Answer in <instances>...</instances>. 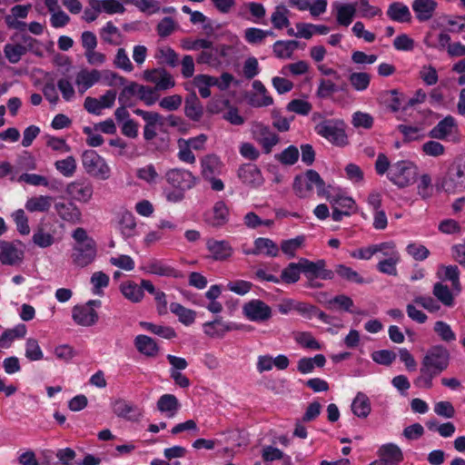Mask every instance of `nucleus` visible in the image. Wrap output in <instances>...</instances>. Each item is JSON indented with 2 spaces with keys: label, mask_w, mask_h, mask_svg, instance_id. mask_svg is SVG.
Returning <instances> with one entry per match:
<instances>
[{
  "label": "nucleus",
  "mask_w": 465,
  "mask_h": 465,
  "mask_svg": "<svg viewBox=\"0 0 465 465\" xmlns=\"http://www.w3.org/2000/svg\"><path fill=\"white\" fill-rule=\"evenodd\" d=\"M373 123V117L370 114L358 111L352 115V124L356 128L362 127L364 129H371Z\"/></svg>",
  "instance_id": "63"
},
{
  "label": "nucleus",
  "mask_w": 465,
  "mask_h": 465,
  "mask_svg": "<svg viewBox=\"0 0 465 465\" xmlns=\"http://www.w3.org/2000/svg\"><path fill=\"white\" fill-rule=\"evenodd\" d=\"M243 314L252 322H265L272 317V309L261 300H252L242 307Z\"/></svg>",
  "instance_id": "10"
},
{
  "label": "nucleus",
  "mask_w": 465,
  "mask_h": 465,
  "mask_svg": "<svg viewBox=\"0 0 465 465\" xmlns=\"http://www.w3.org/2000/svg\"><path fill=\"white\" fill-rule=\"evenodd\" d=\"M113 412L119 418L137 421L143 415L142 410L124 399H116L112 402Z\"/></svg>",
  "instance_id": "12"
},
{
  "label": "nucleus",
  "mask_w": 465,
  "mask_h": 465,
  "mask_svg": "<svg viewBox=\"0 0 465 465\" xmlns=\"http://www.w3.org/2000/svg\"><path fill=\"white\" fill-rule=\"evenodd\" d=\"M313 186L316 187L318 195L325 196L328 194L325 182L315 170H307L303 175H297L294 178L293 190L296 195L301 198L309 196Z\"/></svg>",
  "instance_id": "2"
},
{
  "label": "nucleus",
  "mask_w": 465,
  "mask_h": 465,
  "mask_svg": "<svg viewBox=\"0 0 465 465\" xmlns=\"http://www.w3.org/2000/svg\"><path fill=\"white\" fill-rule=\"evenodd\" d=\"M54 208L63 220L74 224L81 222V212L74 203L71 202L56 203Z\"/></svg>",
  "instance_id": "20"
},
{
  "label": "nucleus",
  "mask_w": 465,
  "mask_h": 465,
  "mask_svg": "<svg viewBox=\"0 0 465 465\" xmlns=\"http://www.w3.org/2000/svg\"><path fill=\"white\" fill-rule=\"evenodd\" d=\"M75 241L73 247L72 259L74 264L84 267L93 262L96 256V243L85 229L76 228L72 234Z\"/></svg>",
  "instance_id": "1"
},
{
  "label": "nucleus",
  "mask_w": 465,
  "mask_h": 465,
  "mask_svg": "<svg viewBox=\"0 0 465 465\" xmlns=\"http://www.w3.org/2000/svg\"><path fill=\"white\" fill-rule=\"evenodd\" d=\"M238 177L243 183L253 188L263 183V177L260 169L252 163L241 165L238 169Z\"/></svg>",
  "instance_id": "14"
},
{
  "label": "nucleus",
  "mask_w": 465,
  "mask_h": 465,
  "mask_svg": "<svg viewBox=\"0 0 465 465\" xmlns=\"http://www.w3.org/2000/svg\"><path fill=\"white\" fill-rule=\"evenodd\" d=\"M289 10L284 5L276 6L274 12L272 14L271 22L276 29H282L290 25L288 19Z\"/></svg>",
  "instance_id": "49"
},
{
  "label": "nucleus",
  "mask_w": 465,
  "mask_h": 465,
  "mask_svg": "<svg viewBox=\"0 0 465 465\" xmlns=\"http://www.w3.org/2000/svg\"><path fill=\"white\" fill-rule=\"evenodd\" d=\"M144 79L147 82L154 84V89L157 91H165L173 88L175 85V82L171 75L163 68H155L152 70H146L143 73Z\"/></svg>",
  "instance_id": "11"
},
{
  "label": "nucleus",
  "mask_w": 465,
  "mask_h": 465,
  "mask_svg": "<svg viewBox=\"0 0 465 465\" xmlns=\"http://www.w3.org/2000/svg\"><path fill=\"white\" fill-rule=\"evenodd\" d=\"M256 139L262 146L265 153H270L274 145L279 143V136L268 126L260 125L256 131Z\"/></svg>",
  "instance_id": "23"
},
{
  "label": "nucleus",
  "mask_w": 465,
  "mask_h": 465,
  "mask_svg": "<svg viewBox=\"0 0 465 465\" xmlns=\"http://www.w3.org/2000/svg\"><path fill=\"white\" fill-rule=\"evenodd\" d=\"M56 170L65 177H71L76 171V161L74 156H67L65 159L54 163Z\"/></svg>",
  "instance_id": "52"
},
{
  "label": "nucleus",
  "mask_w": 465,
  "mask_h": 465,
  "mask_svg": "<svg viewBox=\"0 0 465 465\" xmlns=\"http://www.w3.org/2000/svg\"><path fill=\"white\" fill-rule=\"evenodd\" d=\"M4 52L10 63L16 64L21 60L22 56L26 54L27 48L21 44H7L4 48Z\"/></svg>",
  "instance_id": "51"
},
{
  "label": "nucleus",
  "mask_w": 465,
  "mask_h": 465,
  "mask_svg": "<svg viewBox=\"0 0 465 465\" xmlns=\"http://www.w3.org/2000/svg\"><path fill=\"white\" fill-rule=\"evenodd\" d=\"M203 332L211 338H221L227 331L236 329L234 324L225 323L221 318H217L213 322H205L203 325Z\"/></svg>",
  "instance_id": "25"
},
{
  "label": "nucleus",
  "mask_w": 465,
  "mask_h": 465,
  "mask_svg": "<svg viewBox=\"0 0 465 465\" xmlns=\"http://www.w3.org/2000/svg\"><path fill=\"white\" fill-rule=\"evenodd\" d=\"M145 271L148 273L157 274L160 276L178 277L176 271L160 261H152L146 267Z\"/></svg>",
  "instance_id": "44"
},
{
  "label": "nucleus",
  "mask_w": 465,
  "mask_h": 465,
  "mask_svg": "<svg viewBox=\"0 0 465 465\" xmlns=\"http://www.w3.org/2000/svg\"><path fill=\"white\" fill-rule=\"evenodd\" d=\"M24 260V251L15 247L13 242H0V262L5 265H19Z\"/></svg>",
  "instance_id": "13"
},
{
  "label": "nucleus",
  "mask_w": 465,
  "mask_h": 465,
  "mask_svg": "<svg viewBox=\"0 0 465 465\" xmlns=\"http://www.w3.org/2000/svg\"><path fill=\"white\" fill-rule=\"evenodd\" d=\"M315 132L334 145L344 146L348 143L343 120L325 119L316 124Z\"/></svg>",
  "instance_id": "3"
},
{
  "label": "nucleus",
  "mask_w": 465,
  "mask_h": 465,
  "mask_svg": "<svg viewBox=\"0 0 465 465\" xmlns=\"http://www.w3.org/2000/svg\"><path fill=\"white\" fill-rule=\"evenodd\" d=\"M170 311L178 316L179 321L185 324L190 325L192 324L196 316V312L193 310L187 309L177 302H172L170 304Z\"/></svg>",
  "instance_id": "43"
},
{
  "label": "nucleus",
  "mask_w": 465,
  "mask_h": 465,
  "mask_svg": "<svg viewBox=\"0 0 465 465\" xmlns=\"http://www.w3.org/2000/svg\"><path fill=\"white\" fill-rule=\"evenodd\" d=\"M275 159L284 165L294 164L299 158V150L294 145H290L281 153L275 154Z\"/></svg>",
  "instance_id": "54"
},
{
  "label": "nucleus",
  "mask_w": 465,
  "mask_h": 465,
  "mask_svg": "<svg viewBox=\"0 0 465 465\" xmlns=\"http://www.w3.org/2000/svg\"><path fill=\"white\" fill-rule=\"evenodd\" d=\"M449 361V351L443 346H434L424 356L421 366L438 376L447 369Z\"/></svg>",
  "instance_id": "6"
},
{
  "label": "nucleus",
  "mask_w": 465,
  "mask_h": 465,
  "mask_svg": "<svg viewBox=\"0 0 465 465\" xmlns=\"http://www.w3.org/2000/svg\"><path fill=\"white\" fill-rule=\"evenodd\" d=\"M400 261L401 255L391 258H384L377 263V269L381 273L396 276L398 273L397 264L400 262Z\"/></svg>",
  "instance_id": "53"
},
{
  "label": "nucleus",
  "mask_w": 465,
  "mask_h": 465,
  "mask_svg": "<svg viewBox=\"0 0 465 465\" xmlns=\"http://www.w3.org/2000/svg\"><path fill=\"white\" fill-rule=\"evenodd\" d=\"M82 163L85 172L94 178L107 180L110 177L109 165L94 150H85L83 153Z\"/></svg>",
  "instance_id": "5"
},
{
  "label": "nucleus",
  "mask_w": 465,
  "mask_h": 465,
  "mask_svg": "<svg viewBox=\"0 0 465 465\" xmlns=\"http://www.w3.org/2000/svg\"><path fill=\"white\" fill-rule=\"evenodd\" d=\"M156 59L160 64H167L171 67H175L179 64L177 53L169 46H163L157 49Z\"/></svg>",
  "instance_id": "42"
},
{
  "label": "nucleus",
  "mask_w": 465,
  "mask_h": 465,
  "mask_svg": "<svg viewBox=\"0 0 465 465\" xmlns=\"http://www.w3.org/2000/svg\"><path fill=\"white\" fill-rule=\"evenodd\" d=\"M134 345L137 351L148 357H154L159 351V348L155 341L146 335H138L134 339Z\"/></svg>",
  "instance_id": "30"
},
{
  "label": "nucleus",
  "mask_w": 465,
  "mask_h": 465,
  "mask_svg": "<svg viewBox=\"0 0 465 465\" xmlns=\"http://www.w3.org/2000/svg\"><path fill=\"white\" fill-rule=\"evenodd\" d=\"M388 17L398 23H410L411 14L409 7L401 2L391 3L386 12Z\"/></svg>",
  "instance_id": "28"
},
{
  "label": "nucleus",
  "mask_w": 465,
  "mask_h": 465,
  "mask_svg": "<svg viewBox=\"0 0 465 465\" xmlns=\"http://www.w3.org/2000/svg\"><path fill=\"white\" fill-rule=\"evenodd\" d=\"M417 190L418 194L422 199H428L432 195L433 187L431 184V177L429 174L424 173L420 176Z\"/></svg>",
  "instance_id": "64"
},
{
  "label": "nucleus",
  "mask_w": 465,
  "mask_h": 465,
  "mask_svg": "<svg viewBox=\"0 0 465 465\" xmlns=\"http://www.w3.org/2000/svg\"><path fill=\"white\" fill-rule=\"evenodd\" d=\"M223 164L215 154H207L201 159V174L203 179L221 174Z\"/></svg>",
  "instance_id": "16"
},
{
  "label": "nucleus",
  "mask_w": 465,
  "mask_h": 465,
  "mask_svg": "<svg viewBox=\"0 0 465 465\" xmlns=\"http://www.w3.org/2000/svg\"><path fill=\"white\" fill-rule=\"evenodd\" d=\"M180 408L177 398L173 394H163L157 401V409L159 411L166 413L169 418L173 417Z\"/></svg>",
  "instance_id": "31"
},
{
  "label": "nucleus",
  "mask_w": 465,
  "mask_h": 465,
  "mask_svg": "<svg viewBox=\"0 0 465 465\" xmlns=\"http://www.w3.org/2000/svg\"><path fill=\"white\" fill-rule=\"evenodd\" d=\"M93 185L88 182H73L67 186V193L75 200L88 203L93 196Z\"/></svg>",
  "instance_id": "18"
},
{
  "label": "nucleus",
  "mask_w": 465,
  "mask_h": 465,
  "mask_svg": "<svg viewBox=\"0 0 465 465\" xmlns=\"http://www.w3.org/2000/svg\"><path fill=\"white\" fill-rule=\"evenodd\" d=\"M304 241L305 237L303 235H299L292 239L284 240L281 243V249L282 252L288 256L294 257L296 251L302 246Z\"/></svg>",
  "instance_id": "56"
},
{
  "label": "nucleus",
  "mask_w": 465,
  "mask_h": 465,
  "mask_svg": "<svg viewBox=\"0 0 465 465\" xmlns=\"http://www.w3.org/2000/svg\"><path fill=\"white\" fill-rule=\"evenodd\" d=\"M140 325L143 327L146 331L164 339L170 340L176 337L175 331L169 326L156 325L147 322H141Z\"/></svg>",
  "instance_id": "45"
},
{
  "label": "nucleus",
  "mask_w": 465,
  "mask_h": 465,
  "mask_svg": "<svg viewBox=\"0 0 465 465\" xmlns=\"http://www.w3.org/2000/svg\"><path fill=\"white\" fill-rule=\"evenodd\" d=\"M246 254L258 255L263 253L270 257H276L279 254L277 244L269 238H257L254 241V248L245 252Z\"/></svg>",
  "instance_id": "22"
},
{
  "label": "nucleus",
  "mask_w": 465,
  "mask_h": 465,
  "mask_svg": "<svg viewBox=\"0 0 465 465\" xmlns=\"http://www.w3.org/2000/svg\"><path fill=\"white\" fill-rule=\"evenodd\" d=\"M102 78L100 71L96 69H82L75 75V84L78 93L84 94L89 88L98 83Z\"/></svg>",
  "instance_id": "15"
},
{
  "label": "nucleus",
  "mask_w": 465,
  "mask_h": 465,
  "mask_svg": "<svg viewBox=\"0 0 465 465\" xmlns=\"http://www.w3.org/2000/svg\"><path fill=\"white\" fill-rule=\"evenodd\" d=\"M432 293L437 301L440 302L444 306L452 307L454 305L453 294L447 285L436 282L433 286Z\"/></svg>",
  "instance_id": "38"
},
{
  "label": "nucleus",
  "mask_w": 465,
  "mask_h": 465,
  "mask_svg": "<svg viewBox=\"0 0 465 465\" xmlns=\"http://www.w3.org/2000/svg\"><path fill=\"white\" fill-rule=\"evenodd\" d=\"M74 321L82 326H92L98 321V314L90 306H75L73 309Z\"/></svg>",
  "instance_id": "19"
},
{
  "label": "nucleus",
  "mask_w": 465,
  "mask_h": 465,
  "mask_svg": "<svg viewBox=\"0 0 465 465\" xmlns=\"http://www.w3.org/2000/svg\"><path fill=\"white\" fill-rule=\"evenodd\" d=\"M335 272L342 279L355 282L358 284H363L369 282L361 277L356 271L352 270L351 267H347L343 264H339L335 268Z\"/></svg>",
  "instance_id": "47"
},
{
  "label": "nucleus",
  "mask_w": 465,
  "mask_h": 465,
  "mask_svg": "<svg viewBox=\"0 0 465 465\" xmlns=\"http://www.w3.org/2000/svg\"><path fill=\"white\" fill-rule=\"evenodd\" d=\"M379 456L385 463H399L403 460L401 450L392 443L382 445L379 450Z\"/></svg>",
  "instance_id": "33"
},
{
  "label": "nucleus",
  "mask_w": 465,
  "mask_h": 465,
  "mask_svg": "<svg viewBox=\"0 0 465 465\" xmlns=\"http://www.w3.org/2000/svg\"><path fill=\"white\" fill-rule=\"evenodd\" d=\"M302 272L309 280H314L321 278L322 280H331L334 276V272L325 268L326 262L324 260H318L317 262H312L305 258L299 260Z\"/></svg>",
  "instance_id": "7"
},
{
  "label": "nucleus",
  "mask_w": 465,
  "mask_h": 465,
  "mask_svg": "<svg viewBox=\"0 0 465 465\" xmlns=\"http://www.w3.org/2000/svg\"><path fill=\"white\" fill-rule=\"evenodd\" d=\"M301 272L300 262H291L282 270L280 281L288 284L295 283L299 281Z\"/></svg>",
  "instance_id": "48"
},
{
  "label": "nucleus",
  "mask_w": 465,
  "mask_h": 465,
  "mask_svg": "<svg viewBox=\"0 0 465 465\" xmlns=\"http://www.w3.org/2000/svg\"><path fill=\"white\" fill-rule=\"evenodd\" d=\"M32 240L35 245L41 248L49 247L54 242V235L45 231L43 225L38 226L33 235Z\"/></svg>",
  "instance_id": "50"
},
{
  "label": "nucleus",
  "mask_w": 465,
  "mask_h": 465,
  "mask_svg": "<svg viewBox=\"0 0 465 465\" xmlns=\"http://www.w3.org/2000/svg\"><path fill=\"white\" fill-rule=\"evenodd\" d=\"M351 411L359 418H366L371 411V401L366 394L358 392L351 403Z\"/></svg>",
  "instance_id": "34"
},
{
  "label": "nucleus",
  "mask_w": 465,
  "mask_h": 465,
  "mask_svg": "<svg viewBox=\"0 0 465 465\" xmlns=\"http://www.w3.org/2000/svg\"><path fill=\"white\" fill-rule=\"evenodd\" d=\"M336 19L339 25L348 26L353 20L356 13V7L354 4H343L336 5Z\"/></svg>",
  "instance_id": "36"
},
{
  "label": "nucleus",
  "mask_w": 465,
  "mask_h": 465,
  "mask_svg": "<svg viewBox=\"0 0 465 465\" xmlns=\"http://www.w3.org/2000/svg\"><path fill=\"white\" fill-rule=\"evenodd\" d=\"M396 353L390 350L376 351L371 354L373 361L378 364L389 366L396 359Z\"/></svg>",
  "instance_id": "62"
},
{
  "label": "nucleus",
  "mask_w": 465,
  "mask_h": 465,
  "mask_svg": "<svg viewBox=\"0 0 465 465\" xmlns=\"http://www.w3.org/2000/svg\"><path fill=\"white\" fill-rule=\"evenodd\" d=\"M411 7L416 14L417 19L424 22L433 16L437 3L434 0H414Z\"/></svg>",
  "instance_id": "24"
},
{
  "label": "nucleus",
  "mask_w": 465,
  "mask_h": 465,
  "mask_svg": "<svg viewBox=\"0 0 465 465\" xmlns=\"http://www.w3.org/2000/svg\"><path fill=\"white\" fill-rule=\"evenodd\" d=\"M338 92V85L329 79H320L316 94L319 98L326 99Z\"/></svg>",
  "instance_id": "58"
},
{
  "label": "nucleus",
  "mask_w": 465,
  "mask_h": 465,
  "mask_svg": "<svg viewBox=\"0 0 465 465\" xmlns=\"http://www.w3.org/2000/svg\"><path fill=\"white\" fill-rule=\"evenodd\" d=\"M328 309H339L348 312H354L351 308L354 306L352 299L345 294L336 295L326 302ZM358 314H364L362 312H355Z\"/></svg>",
  "instance_id": "35"
},
{
  "label": "nucleus",
  "mask_w": 465,
  "mask_h": 465,
  "mask_svg": "<svg viewBox=\"0 0 465 465\" xmlns=\"http://www.w3.org/2000/svg\"><path fill=\"white\" fill-rule=\"evenodd\" d=\"M286 109L287 111L295 113L297 114L308 115L312 109V105L308 101L302 99H293L288 103Z\"/></svg>",
  "instance_id": "57"
},
{
  "label": "nucleus",
  "mask_w": 465,
  "mask_h": 465,
  "mask_svg": "<svg viewBox=\"0 0 465 465\" xmlns=\"http://www.w3.org/2000/svg\"><path fill=\"white\" fill-rule=\"evenodd\" d=\"M134 113L145 121V125H163V117L156 112L135 109Z\"/></svg>",
  "instance_id": "60"
},
{
  "label": "nucleus",
  "mask_w": 465,
  "mask_h": 465,
  "mask_svg": "<svg viewBox=\"0 0 465 465\" xmlns=\"http://www.w3.org/2000/svg\"><path fill=\"white\" fill-rule=\"evenodd\" d=\"M54 198L49 195H39L29 198L25 203V209L30 213L48 212L53 203Z\"/></svg>",
  "instance_id": "32"
},
{
  "label": "nucleus",
  "mask_w": 465,
  "mask_h": 465,
  "mask_svg": "<svg viewBox=\"0 0 465 465\" xmlns=\"http://www.w3.org/2000/svg\"><path fill=\"white\" fill-rule=\"evenodd\" d=\"M177 28V25L172 17L163 18L156 26L159 36L165 38L171 35Z\"/></svg>",
  "instance_id": "61"
},
{
  "label": "nucleus",
  "mask_w": 465,
  "mask_h": 465,
  "mask_svg": "<svg viewBox=\"0 0 465 465\" xmlns=\"http://www.w3.org/2000/svg\"><path fill=\"white\" fill-rule=\"evenodd\" d=\"M299 43L294 40L276 41L273 45V53L278 58H290Z\"/></svg>",
  "instance_id": "41"
},
{
  "label": "nucleus",
  "mask_w": 465,
  "mask_h": 465,
  "mask_svg": "<svg viewBox=\"0 0 465 465\" xmlns=\"http://www.w3.org/2000/svg\"><path fill=\"white\" fill-rule=\"evenodd\" d=\"M167 183L181 191L190 190L195 186L197 178L187 170L171 169L165 173Z\"/></svg>",
  "instance_id": "8"
},
{
  "label": "nucleus",
  "mask_w": 465,
  "mask_h": 465,
  "mask_svg": "<svg viewBox=\"0 0 465 465\" xmlns=\"http://www.w3.org/2000/svg\"><path fill=\"white\" fill-rule=\"evenodd\" d=\"M118 229L124 238L133 237L136 232V222L134 214L124 210L118 213Z\"/></svg>",
  "instance_id": "21"
},
{
  "label": "nucleus",
  "mask_w": 465,
  "mask_h": 465,
  "mask_svg": "<svg viewBox=\"0 0 465 465\" xmlns=\"http://www.w3.org/2000/svg\"><path fill=\"white\" fill-rule=\"evenodd\" d=\"M229 216V209L223 201L215 203L213 213L206 218V223L215 228L223 226Z\"/></svg>",
  "instance_id": "26"
},
{
  "label": "nucleus",
  "mask_w": 465,
  "mask_h": 465,
  "mask_svg": "<svg viewBox=\"0 0 465 465\" xmlns=\"http://www.w3.org/2000/svg\"><path fill=\"white\" fill-rule=\"evenodd\" d=\"M101 37L102 39L111 45H118L119 42L116 41L115 37L119 38L121 36L119 29L113 25L112 22H108L106 25L101 30Z\"/></svg>",
  "instance_id": "59"
},
{
  "label": "nucleus",
  "mask_w": 465,
  "mask_h": 465,
  "mask_svg": "<svg viewBox=\"0 0 465 465\" xmlns=\"http://www.w3.org/2000/svg\"><path fill=\"white\" fill-rule=\"evenodd\" d=\"M326 362L325 356L317 354L312 358H302L298 361V371L302 373L312 372L315 366L323 367Z\"/></svg>",
  "instance_id": "39"
},
{
  "label": "nucleus",
  "mask_w": 465,
  "mask_h": 465,
  "mask_svg": "<svg viewBox=\"0 0 465 465\" xmlns=\"http://www.w3.org/2000/svg\"><path fill=\"white\" fill-rule=\"evenodd\" d=\"M442 187L449 193L465 191V169L461 165H451L443 180Z\"/></svg>",
  "instance_id": "9"
},
{
  "label": "nucleus",
  "mask_w": 465,
  "mask_h": 465,
  "mask_svg": "<svg viewBox=\"0 0 465 465\" xmlns=\"http://www.w3.org/2000/svg\"><path fill=\"white\" fill-rule=\"evenodd\" d=\"M184 104V114L189 119L197 122L203 117V107L194 92L186 96Z\"/></svg>",
  "instance_id": "27"
},
{
  "label": "nucleus",
  "mask_w": 465,
  "mask_h": 465,
  "mask_svg": "<svg viewBox=\"0 0 465 465\" xmlns=\"http://www.w3.org/2000/svg\"><path fill=\"white\" fill-rule=\"evenodd\" d=\"M206 247L211 252L212 259L215 261L226 260L232 254V248L227 241L209 239Z\"/></svg>",
  "instance_id": "17"
},
{
  "label": "nucleus",
  "mask_w": 465,
  "mask_h": 465,
  "mask_svg": "<svg viewBox=\"0 0 465 465\" xmlns=\"http://www.w3.org/2000/svg\"><path fill=\"white\" fill-rule=\"evenodd\" d=\"M417 174V167L413 163L399 161L391 166L387 176L397 187L405 188L416 181Z\"/></svg>",
  "instance_id": "4"
},
{
  "label": "nucleus",
  "mask_w": 465,
  "mask_h": 465,
  "mask_svg": "<svg viewBox=\"0 0 465 465\" xmlns=\"http://www.w3.org/2000/svg\"><path fill=\"white\" fill-rule=\"evenodd\" d=\"M348 80L354 90L362 92L370 85L371 74L365 72L351 73Z\"/></svg>",
  "instance_id": "46"
},
{
  "label": "nucleus",
  "mask_w": 465,
  "mask_h": 465,
  "mask_svg": "<svg viewBox=\"0 0 465 465\" xmlns=\"http://www.w3.org/2000/svg\"><path fill=\"white\" fill-rule=\"evenodd\" d=\"M25 357L31 361H37L44 359V353L37 340L29 338L25 342Z\"/></svg>",
  "instance_id": "55"
},
{
  "label": "nucleus",
  "mask_w": 465,
  "mask_h": 465,
  "mask_svg": "<svg viewBox=\"0 0 465 465\" xmlns=\"http://www.w3.org/2000/svg\"><path fill=\"white\" fill-rule=\"evenodd\" d=\"M455 127L454 118L447 116L430 131L429 136L433 139L444 140L453 133Z\"/></svg>",
  "instance_id": "29"
},
{
  "label": "nucleus",
  "mask_w": 465,
  "mask_h": 465,
  "mask_svg": "<svg viewBox=\"0 0 465 465\" xmlns=\"http://www.w3.org/2000/svg\"><path fill=\"white\" fill-rule=\"evenodd\" d=\"M123 295L133 302H139L143 297V290L134 282H126L121 284Z\"/></svg>",
  "instance_id": "40"
},
{
  "label": "nucleus",
  "mask_w": 465,
  "mask_h": 465,
  "mask_svg": "<svg viewBox=\"0 0 465 465\" xmlns=\"http://www.w3.org/2000/svg\"><path fill=\"white\" fill-rule=\"evenodd\" d=\"M26 333V327L25 324H19L13 329L5 331L0 336V347L9 348L12 342L16 338H23Z\"/></svg>",
  "instance_id": "37"
}]
</instances>
